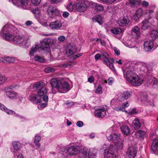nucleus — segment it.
<instances>
[{
	"label": "nucleus",
	"mask_w": 158,
	"mask_h": 158,
	"mask_svg": "<svg viewBox=\"0 0 158 158\" xmlns=\"http://www.w3.org/2000/svg\"><path fill=\"white\" fill-rule=\"evenodd\" d=\"M61 83L60 80L56 78H52L51 81V84L53 88H56L58 89L59 85Z\"/></svg>",
	"instance_id": "cd10ccee"
},
{
	"label": "nucleus",
	"mask_w": 158,
	"mask_h": 158,
	"mask_svg": "<svg viewBox=\"0 0 158 158\" xmlns=\"http://www.w3.org/2000/svg\"><path fill=\"white\" fill-rule=\"evenodd\" d=\"M13 4L19 7H22L25 9H27L29 8L28 3L29 0H11Z\"/></svg>",
	"instance_id": "9d476101"
},
{
	"label": "nucleus",
	"mask_w": 158,
	"mask_h": 158,
	"mask_svg": "<svg viewBox=\"0 0 158 158\" xmlns=\"http://www.w3.org/2000/svg\"><path fill=\"white\" fill-rule=\"evenodd\" d=\"M41 139V138L40 136L36 134L34 137V143L35 145L37 147H40V144L39 143Z\"/></svg>",
	"instance_id": "ea45409f"
},
{
	"label": "nucleus",
	"mask_w": 158,
	"mask_h": 158,
	"mask_svg": "<svg viewBox=\"0 0 158 158\" xmlns=\"http://www.w3.org/2000/svg\"><path fill=\"white\" fill-rule=\"evenodd\" d=\"M151 80H152L151 82L152 83L153 87L155 88H157L158 87V80L157 79L154 77L152 78Z\"/></svg>",
	"instance_id": "a18cd8bd"
},
{
	"label": "nucleus",
	"mask_w": 158,
	"mask_h": 158,
	"mask_svg": "<svg viewBox=\"0 0 158 158\" xmlns=\"http://www.w3.org/2000/svg\"><path fill=\"white\" fill-rule=\"evenodd\" d=\"M32 3L35 5H38L40 3L41 0H31Z\"/></svg>",
	"instance_id": "6e6d98bb"
},
{
	"label": "nucleus",
	"mask_w": 158,
	"mask_h": 158,
	"mask_svg": "<svg viewBox=\"0 0 158 158\" xmlns=\"http://www.w3.org/2000/svg\"><path fill=\"white\" fill-rule=\"evenodd\" d=\"M127 81L132 85L134 86H138L140 85L143 82V80L140 79L138 76L134 75V76L128 78Z\"/></svg>",
	"instance_id": "9b49d317"
},
{
	"label": "nucleus",
	"mask_w": 158,
	"mask_h": 158,
	"mask_svg": "<svg viewBox=\"0 0 158 158\" xmlns=\"http://www.w3.org/2000/svg\"><path fill=\"white\" fill-rule=\"evenodd\" d=\"M114 110L115 111H122L123 112H127L125 109L123 108L122 106L121 107H116L114 108Z\"/></svg>",
	"instance_id": "3c124183"
},
{
	"label": "nucleus",
	"mask_w": 158,
	"mask_h": 158,
	"mask_svg": "<svg viewBox=\"0 0 158 158\" xmlns=\"http://www.w3.org/2000/svg\"><path fill=\"white\" fill-rule=\"evenodd\" d=\"M101 56L103 57L104 61L106 64L112 71L115 72L116 70L113 65L114 60L113 59L109 58V56L108 53L105 51L101 52Z\"/></svg>",
	"instance_id": "0eeeda50"
},
{
	"label": "nucleus",
	"mask_w": 158,
	"mask_h": 158,
	"mask_svg": "<svg viewBox=\"0 0 158 158\" xmlns=\"http://www.w3.org/2000/svg\"><path fill=\"white\" fill-rule=\"evenodd\" d=\"M65 38L64 36L61 35L59 36L58 38V40L60 42L64 41L65 40Z\"/></svg>",
	"instance_id": "052dcab7"
},
{
	"label": "nucleus",
	"mask_w": 158,
	"mask_h": 158,
	"mask_svg": "<svg viewBox=\"0 0 158 158\" xmlns=\"http://www.w3.org/2000/svg\"><path fill=\"white\" fill-rule=\"evenodd\" d=\"M47 92L46 88L44 86L42 87L37 91V96L41 97L45 95Z\"/></svg>",
	"instance_id": "473e14b6"
},
{
	"label": "nucleus",
	"mask_w": 158,
	"mask_h": 158,
	"mask_svg": "<svg viewBox=\"0 0 158 158\" xmlns=\"http://www.w3.org/2000/svg\"><path fill=\"white\" fill-rule=\"evenodd\" d=\"M137 149L135 147L131 146L128 148L126 152L128 158H134L136 156Z\"/></svg>",
	"instance_id": "ddd939ff"
},
{
	"label": "nucleus",
	"mask_w": 158,
	"mask_h": 158,
	"mask_svg": "<svg viewBox=\"0 0 158 158\" xmlns=\"http://www.w3.org/2000/svg\"><path fill=\"white\" fill-rule=\"evenodd\" d=\"M0 109L5 111L6 113L9 114H15V111L12 110H10L7 108L3 104L0 103Z\"/></svg>",
	"instance_id": "c85d7f7f"
},
{
	"label": "nucleus",
	"mask_w": 158,
	"mask_h": 158,
	"mask_svg": "<svg viewBox=\"0 0 158 158\" xmlns=\"http://www.w3.org/2000/svg\"><path fill=\"white\" fill-rule=\"evenodd\" d=\"M65 104L68 106H72L73 105V102H72L66 101L65 102Z\"/></svg>",
	"instance_id": "338daca9"
},
{
	"label": "nucleus",
	"mask_w": 158,
	"mask_h": 158,
	"mask_svg": "<svg viewBox=\"0 0 158 158\" xmlns=\"http://www.w3.org/2000/svg\"><path fill=\"white\" fill-rule=\"evenodd\" d=\"M73 63L71 62H68L63 64L62 66L64 68H70L72 66Z\"/></svg>",
	"instance_id": "5fc2aeb1"
},
{
	"label": "nucleus",
	"mask_w": 158,
	"mask_h": 158,
	"mask_svg": "<svg viewBox=\"0 0 158 158\" xmlns=\"http://www.w3.org/2000/svg\"><path fill=\"white\" fill-rule=\"evenodd\" d=\"M62 26L61 22L59 20L52 22L49 25L50 28L53 30L59 29Z\"/></svg>",
	"instance_id": "aec40b11"
},
{
	"label": "nucleus",
	"mask_w": 158,
	"mask_h": 158,
	"mask_svg": "<svg viewBox=\"0 0 158 158\" xmlns=\"http://www.w3.org/2000/svg\"><path fill=\"white\" fill-rule=\"evenodd\" d=\"M116 147L118 149H122L123 147V141L122 140L119 141H118L116 144Z\"/></svg>",
	"instance_id": "09e8293b"
},
{
	"label": "nucleus",
	"mask_w": 158,
	"mask_h": 158,
	"mask_svg": "<svg viewBox=\"0 0 158 158\" xmlns=\"http://www.w3.org/2000/svg\"><path fill=\"white\" fill-rule=\"evenodd\" d=\"M94 77L93 76H91L89 77L88 79V82L91 83L93 82L94 81Z\"/></svg>",
	"instance_id": "680f3d73"
},
{
	"label": "nucleus",
	"mask_w": 158,
	"mask_h": 158,
	"mask_svg": "<svg viewBox=\"0 0 158 158\" xmlns=\"http://www.w3.org/2000/svg\"><path fill=\"white\" fill-rule=\"evenodd\" d=\"M44 86V83L42 81L36 82L32 86V88L34 90L40 89Z\"/></svg>",
	"instance_id": "2f4dec72"
},
{
	"label": "nucleus",
	"mask_w": 158,
	"mask_h": 158,
	"mask_svg": "<svg viewBox=\"0 0 158 158\" xmlns=\"http://www.w3.org/2000/svg\"><path fill=\"white\" fill-rule=\"evenodd\" d=\"M129 114H136L137 112L136 110V109L134 108L129 111Z\"/></svg>",
	"instance_id": "69168bd1"
},
{
	"label": "nucleus",
	"mask_w": 158,
	"mask_h": 158,
	"mask_svg": "<svg viewBox=\"0 0 158 158\" xmlns=\"http://www.w3.org/2000/svg\"><path fill=\"white\" fill-rule=\"evenodd\" d=\"M140 29L137 26H135L132 29L131 35L134 38H138L140 36Z\"/></svg>",
	"instance_id": "b1692460"
},
{
	"label": "nucleus",
	"mask_w": 158,
	"mask_h": 158,
	"mask_svg": "<svg viewBox=\"0 0 158 158\" xmlns=\"http://www.w3.org/2000/svg\"><path fill=\"white\" fill-rule=\"evenodd\" d=\"M67 148L68 147H61L59 149V152L65 156V154L67 153L66 152H67Z\"/></svg>",
	"instance_id": "de8ad7c7"
},
{
	"label": "nucleus",
	"mask_w": 158,
	"mask_h": 158,
	"mask_svg": "<svg viewBox=\"0 0 158 158\" xmlns=\"http://www.w3.org/2000/svg\"><path fill=\"white\" fill-rule=\"evenodd\" d=\"M34 60L35 61L41 63L44 62L45 60L44 57L43 56L38 55L35 56Z\"/></svg>",
	"instance_id": "a19ab883"
},
{
	"label": "nucleus",
	"mask_w": 158,
	"mask_h": 158,
	"mask_svg": "<svg viewBox=\"0 0 158 158\" xmlns=\"http://www.w3.org/2000/svg\"><path fill=\"white\" fill-rule=\"evenodd\" d=\"M149 16L148 19H146L143 20L141 23V28L143 30L147 29L149 26L150 23L149 20L151 19V16L150 13H147L145 17Z\"/></svg>",
	"instance_id": "412c9836"
},
{
	"label": "nucleus",
	"mask_w": 158,
	"mask_h": 158,
	"mask_svg": "<svg viewBox=\"0 0 158 158\" xmlns=\"http://www.w3.org/2000/svg\"><path fill=\"white\" fill-rule=\"evenodd\" d=\"M141 101L144 103L147 104L151 106H154L153 100L148 97V95L145 94L142 95L140 97Z\"/></svg>",
	"instance_id": "a211bd4d"
},
{
	"label": "nucleus",
	"mask_w": 158,
	"mask_h": 158,
	"mask_svg": "<svg viewBox=\"0 0 158 158\" xmlns=\"http://www.w3.org/2000/svg\"><path fill=\"white\" fill-rule=\"evenodd\" d=\"M132 94V92L130 91H124L118 97V100L121 102L126 100L131 96Z\"/></svg>",
	"instance_id": "f3484780"
},
{
	"label": "nucleus",
	"mask_w": 158,
	"mask_h": 158,
	"mask_svg": "<svg viewBox=\"0 0 158 158\" xmlns=\"http://www.w3.org/2000/svg\"><path fill=\"white\" fill-rule=\"evenodd\" d=\"M77 51L76 46L73 44H69L67 45L66 53L68 56H71L75 53Z\"/></svg>",
	"instance_id": "4468645a"
},
{
	"label": "nucleus",
	"mask_w": 158,
	"mask_h": 158,
	"mask_svg": "<svg viewBox=\"0 0 158 158\" xmlns=\"http://www.w3.org/2000/svg\"><path fill=\"white\" fill-rule=\"evenodd\" d=\"M133 64L135 68H136V70L139 69L140 73L143 75L150 73L152 72V63L134 61Z\"/></svg>",
	"instance_id": "7ed1b4c3"
},
{
	"label": "nucleus",
	"mask_w": 158,
	"mask_h": 158,
	"mask_svg": "<svg viewBox=\"0 0 158 158\" xmlns=\"http://www.w3.org/2000/svg\"><path fill=\"white\" fill-rule=\"evenodd\" d=\"M17 28L10 24H6L0 32V35L7 41L15 44H20L24 41L23 36L18 35L15 36L17 33Z\"/></svg>",
	"instance_id": "f257e3e1"
},
{
	"label": "nucleus",
	"mask_w": 158,
	"mask_h": 158,
	"mask_svg": "<svg viewBox=\"0 0 158 158\" xmlns=\"http://www.w3.org/2000/svg\"><path fill=\"white\" fill-rule=\"evenodd\" d=\"M158 32L156 30H153L150 31V37L153 40H155L158 37Z\"/></svg>",
	"instance_id": "e433bc0d"
},
{
	"label": "nucleus",
	"mask_w": 158,
	"mask_h": 158,
	"mask_svg": "<svg viewBox=\"0 0 158 158\" xmlns=\"http://www.w3.org/2000/svg\"><path fill=\"white\" fill-rule=\"evenodd\" d=\"M37 94H32L30 95L29 97V99L33 103L35 104H38L40 103L42 100L41 98H38Z\"/></svg>",
	"instance_id": "4be33fe9"
},
{
	"label": "nucleus",
	"mask_w": 158,
	"mask_h": 158,
	"mask_svg": "<svg viewBox=\"0 0 158 158\" xmlns=\"http://www.w3.org/2000/svg\"><path fill=\"white\" fill-rule=\"evenodd\" d=\"M114 50L115 54L117 55H119L120 54V50L118 49L116 47H114Z\"/></svg>",
	"instance_id": "e2e57ef3"
},
{
	"label": "nucleus",
	"mask_w": 158,
	"mask_h": 158,
	"mask_svg": "<svg viewBox=\"0 0 158 158\" xmlns=\"http://www.w3.org/2000/svg\"><path fill=\"white\" fill-rule=\"evenodd\" d=\"M70 89L68 82L64 81L63 83L61 82L58 90L60 93H65L68 91Z\"/></svg>",
	"instance_id": "dca6fc26"
},
{
	"label": "nucleus",
	"mask_w": 158,
	"mask_h": 158,
	"mask_svg": "<svg viewBox=\"0 0 158 158\" xmlns=\"http://www.w3.org/2000/svg\"><path fill=\"white\" fill-rule=\"evenodd\" d=\"M83 123L81 121H78L76 123V125L78 127H81L83 126Z\"/></svg>",
	"instance_id": "0e129e2a"
},
{
	"label": "nucleus",
	"mask_w": 158,
	"mask_h": 158,
	"mask_svg": "<svg viewBox=\"0 0 158 158\" xmlns=\"http://www.w3.org/2000/svg\"><path fill=\"white\" fill-rule=\"evenodd\" d=\"M81 147L79 146L73 145L68 147L67 148V154L70 156H73L78 154Z\"/></svg>",
	"instance_id": "1a4fd4ad"
},
{
	"label": "nucleus",
	"mask_w": 158,
	"mask_h": 158,
	"mask_svg": "<svg viewBox=\"0 0 158 158\" xmlns=\"http://www.w3.org/2000/svg\"><path fill=\"white\" fill-rule=\"evenodd\" d=\"M151 150L154 152H158V139H154L151 147Z\"/></svg>",
	"instance_id": "a878e982"
},
{
	"label": "nucleus",
	"mask_w": 158,
	"mask_h": 158,
	"mask_svg": "<svg viewBox=\"0 0 158 158\" xmlns=\"http://www.w3.org/2000/svg\"><path fill=\"white\" fill-rule=\"evenodd\" d=\"M55 71V70L53 68L51 67H48L45 69V71L47 73L53 72Z\"/></svg>",
	"instance_id": "603ef678"
},
{
	"label": "nucleus",
	"mask_w": 158,
	"mask_h": 158,
	"mask_svg": "<svg viewBox=\"0 0 158 158\" xmlns=\"http://www.w3.org/2000/svg\"><path fill=\"white\" fill-rule=\"evenodd\" d=\"M76 8L78 12H83L87 8L86 3L83 2H78L76 4Z\"/></svg>",
	"instance_id": "6ab92c4d"
},
{
	"label": "nucleus",
	"mask_w": 158,
	"mask_h": 158,
	"mask_svg": "<svg viewBox=\"0 0 158 158\" xmlns=\"http://www.w3.org/2000/svg\"><path fill=\"white\" fill-rule=\"evenodd\" d=\"M16 116H17V117H19V119L22 120L23 121L24 120H26V118L25 117L20 114H16Z\"/></svg>",
	"instance_id": "13d9d810"
},
{
	"label": "nucleus",
	"mask_w": 158,
	"mask_h": 158,
	"mask_svg": "<svg viewBox=\"0 0 158 158\" xmlns=\"http://www.w3.org/2000/svg\"><path fill=\"white\" fill-rule=\"evenodd\" d=\"M6 80V78L3 76H0V84L4 83Z\"/></svg>",
	"instance_id": "4d7b16f0"
},
{
	"label": "nucleus",
	"mask_w": 158,
	"mask_h": 158,
	"mask_svg": "<svg viewBox=\"0 0 158 158\" xmlns=\"http://www.w3.org/2000/svg\"><path fill=\"white\" fill-rule=\"evenodd\" d=\"M133 127L135 129H138L141 127V124L137 118H135L132 123Z\"/></svg>",
	"instance_id": "58836bf2"
},
{
	"label": "nucleus",
	"mask_w": 158,
	"mask_h": 158,
	"mask_svg": "<svg viewBox=\"0 0 158 158\" xmlns=\"http://www.w3.org/2000/svg\"><path fill=\"white\" fill-rule=\"evenodd\" d=\"M110 32L114 35H118L122 32V30L119 28H114L110 30Z\"/></svg>",
	"instance_id": "37998d69"
},
{
	"label": "nucleus",
	"mask_w": 158,
	"mask_h": 158,
	"mask_svg": "<svg viewBox=\"0 0 158 158\" xmlns=\"http://www.w3.org/2000/svg\"><path fill=\"white\" fill-rule=\"evenodd\" d=\"M123 133L126 135H127L130 132V130L129 127L126 125H124L121 127Z\"/></svg>",
	"instance_id": "f704fd0d"
},
{
	"label": "nucleus",
	"mask_w": 158,
	"mask_h": 158,
	"mask_svg": "<svg viewBox=\"0 0 158 158\" xmlns=\"http://www.w3.org/2000/svg\"><path fill=\"white\" fill-rule=\"evenodd\" d=\"M89 6H91L92 8H94L97 12L102 11L104 9L102 5L95 2H89Z\"/></svg>",
	"instance_id": "5701e85b"
},
{
	"label": "nucleus",
	"mask_w": 158,
	"mask_h": 158,
	"mask_svg": "<svg viewBox=\"0 0 158 158\" xmlns=\"http://www.w3.org/2000/svg\"><path fill=\"white\" fill-rule=\"evenodd\" d=\"M97 94H101L102 93V89L101 85H99L96 89L95 91Z\"/></svg>",
	"instance_id": "864d4df0"
},
{
	"label": "nucleus",
	"mask_w": 158,
	"mask_h": 158,
	"mask_svg": "<svg viewBox=\"0 0 158 158\" xmlns=\"http://www.w3.org/2000/svg\"><path fill=\"white\" fill-rule=\"evenodd\" d=\"M135 134L139 139H143L145 134V132L144 131L139 130L135 133Z\"/></svg>",
	"instance_id": "4c0bfd02"
},
{
	"label": "nucleus",
	"mask_w": 158,
	"mask_h": 158,
	"mask_svg": "<svg viewBox=\"0 0 158 158\" xmlns=\"http://www.w3.org/2000/svg\"><path fill=\"white\" fill-rule=\"evenodd\" d=\"M116 151L115 147L112 145H110L104 150L105 158H115Z\"/></svg>",
	"instance_id": "423d86ee"
},
{
	"label": "nucleus",
	"mask_w": 158,
	"mask_h": 158,
	"mask_svg": "<svg viewBox=\"0 0 158 158\" xmlns=\"http://www.w3.org/2000/svg\"><path fill=\"white\" fill-rule=\"evenodd\" d=\"M4 63H13L15 61V59L13 57H4Z\"/></svg>",
	"instance_id": "c03bdc74"
},
{
	"label": "nucleus",
	"mask_w": 158,
	"mask_h": 158,
	"mask_svg": "<svg viewBox=\"0 0 158 158\" xmlns=\"http://www.w3.org/2000/svg\"><path fill=\"white\" fill-rule=\"evenodd\" d=\"M98 151L95 149L90 148L88 152L89 158H95Z\"/></svg>",
	"instance_id": "7c9ffc66"
},
{
	"label": "nucleus",
	"mask_w": 158,
	"mask_h": 158,
	"mask_svg": "<svg viewBox=\"0 0 158 158\" xmlns=\"http://www.w3.org/2000/svg\"><path fill=\"white\" fill-rule=\"evenodd\" d=\"M108 109V107L106 106L100 107L96 109L94 111V114L96 116L99 118H102L104 117L106 114V111Z\"/></svg>",
	"instance_id": "f8f14e48"
},
{
	"label": "nucleus",
	"mask_w": 158,
	"mask_h": 158,
	"mask_svg": "<svg viewBox=\"0 0 158 158\" xmlns=\"http://www.w3.org/2000/svg\"><path fill=\"white\" fill-rule=\"evenodd\" d=\"M129 2L131 7H134L136 5H139L140 3V0H129Z\"/></svg>",
	"instance_id": "79ce46f5"
},
{
	"label": "nucleus",
	"mask_w": 158,
	"mask_h": 158,
	"mask_svg": "<svg viewBox=\"0 0 158 158\" xmlns=\"http://www.w3.org/2000/svg\"><path fill=\"white\" fill-rule=\"evenodd\" d=\"M83 150H81L79 153V156L80 158H85L87 154V149L85 148H82Z\"/></svg>",
	"instance_id": "72a5a7b5"
},
{
	"label": "nucleus",
	"mask_w": 158,
	"mask_h": 158,
	"mask_svg": "<svg viewBox=\"0 0 158 158\" xmlns=\"http://www.w3.org/2000/svg\"><path fill=\"white\" fill-rule=\"evenodd\" d=\"M106 135L108 140L112 142L118 141L121 136V134L117 130L115 127L109 128L107 130Z\"/></svg>",
	"instance_id": "20e7f679"
},
{
	"label": "nucleus",
	"mask_w": 158,
	"mask_h": 158,
	"mask_svg": "<svg viewBox=\"0 0 158 158\" xmlns=\"http://www.w3.org/2000/svg\"><path fill=\"white\" fill-rule=\"evenodd\" d=\"M143 14V10L142 9L139 8L135 11L133 17L134 19L135 20H137L140 18Z\"/></svg>",
	"instance_id": "c756f323"
},
{
	"label": "nucleus",
	"mask_w": 158,
	"mask_h": 158,
	"mask_svg": "<svg viewBox=\"0 0 158 158\" xmlns=\"http://www.w3.org/2000/svg\"><path fill=\"white\" fill-rule=\"evenodd\" d=\"M6 94L10 98H15L17 96V93L16 92L10 90H7L6 92Z\"/></svg>",
	"instance_id": "c9c22d12"
},
{
	"label": "nucleus",
	"mask_w": 158,
	"mask_h": 158,
	"mask_svg": "<svg viewBox=\"0 0 158 158\" xmlns=\"http://www.w3.org/2000/svg\"><path fill=\"white\" fill-rule=\"evenodd\" d=\"M32 12L35 15V17L40 18V12L38 8L33 10Z\"/></svg>",
	"instance_id": "8fccbe9b"
},
{
	"label": "nucleus",
	"mask_w": 158,
	"mask_h": 158,
	"mask_svg": "<svg viewBox=\"0 0 158 158\" xmlns=\"http://www.w3.org/2000/svg\"><path fill=\"white\" fill-rule=\"evenodd\" d=\"M67 8L69 11H72L73 10V6L71 3L67 5Z\"/></svg>",
	"instance_id": "bf43d9fd"
},
{
	"label": "nucleus",
	"mask_w": 158,
	"mask_h": 158,
	"mask_svg": "<svg viewBox=\"0 0 158 158\" xmlns=\"http://www.w3.org/2000/svg\"><path fill=\"white\" fill-rule=\"evenodd\" d=\"M124 77L127 80L128 78H130L134 75H135L134 71H136V68L133 63H131L128 67L126 68H123L122 69Z\"/></svg>",
	"instance_id": "39448f33"
},
{
	"label": "nucleus",
	"mask_w": 158,
	"mask_h": 158,
	"mask_svg": "<svg viewBox=\"0 0 158 158\" xmlns=\"http://www.w3.org/2000/svg\"><path fill=\"white\" fill-rule=\"evenodd\" d=\"M101 56V55L99 53H97L95 55L94 58L96 60H97L99 59Z\"/></svg>",
	"instance_id": "774afa93"
},
{
	"label": "nucleus",
	"mask_w": 158,
	"mask_h": 158,
	"mask_svg": "<svg viewBox=\"0 0 158 158\" xmlns=\"http://www.w3.org/2000/svg\"><path fill=\"white\" fill-rule=\"evenodd\" d=\"M47 13L49 16L51 18H54L56 16L60 15V11L53 5H50L48 7Z\"/></svg>",
	"instance_id": "6e6552de"
},
{
	"label": "nucleus",
	"mask_w": 158,
	"mask_h": 158,
	"mask_svg": "<svg viewBox=\"0 0 158 158\" xmlns=\"http://www.w3.org/2000/svg\"><path fill=\"white\" fill-rule=\"evenodd\" d=\"M51 40L49 38H46L40 41V43L33 47L30 50L29 54L32 55L37 51L40 52L42 50L48 51L50 49L49 44Z\"/></svg>",
	"instance_id": "f03ea898"
},
{
	"label": "nucleus",
	"mask_w": 158,
	"mask_h": 158,
	"mask_svg": "<svg viewBox=\"0 0 158 158\" xmlns=\"http://www.w3.org/2000/svg\"><path fill=\"white\" fill-rule=\"evenodd\" d=\"M93 19L94 21L98 22L100 25L102 23V19L99 15L95 16L94 18H93Z\"/></svg>",
	"instance_id": "49530a36"
},
{
	"label": "nucleus",
	"mask_w": 158,
	"mask_h": 158,
	"mask_svg": "<svg viewBox=\"0 0 158 158\" xmlns=\"http://www.w3.org/2000/svg\"><path fill=\"white\" fill-rule=\"evenodd\" d=\"M130 20L128 17H124L123 18H121L118 21V23L119 26H121L124 27L128 24Z\"/></svg>",
	"instance_id": "bb28decb"
},
{
	"label": "nucleus",
	"mask_w": 158,
	"mask_h": 158,
	"mask_svg": "<svg viewBox=\"0 0 158 158\" xmlns=\"http://www.w3.org/2000/svg\"><path fill=\"white\" fill-rule=\"evenodd\" d=\"M12 147L11 148V152L13 153L14 156H16L21 148V144L18 141H15L12 143Z\"/></svg>",
	"instance_id": "2eb2a0df"
},
{
	"label": "nucleus",
	"mask_w": 158,
	"mask_h": 158,
	"mask_svg": "<svg viewBox=\"0 0 158 158\" xmlns=\"http://www.w3.org/2000/svg\"><path fill=\"white\" fill-rule=\"evenodd\" d=\"M153 44L152 41L148 40L144 44V49L146 52L150 51L153 47Z\"/></svg>",
	"instance_id": "393cba45"
}]
</instances>
